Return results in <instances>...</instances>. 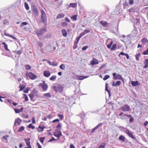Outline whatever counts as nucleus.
Returning a JSON list of instances; mask_svg holds the SVG:
<instances>
[{
    "label": "nucleus",
    "mask_w": 148,
    "mask_h": 148,
    "mask_svg": "<svg viewBox=\"0 0 148 148\" xmlns=\"http://www.w3.org/2000/svg\"><path fill=\"white\" fill-rule=\"evenodd\" d=\"M47 32L46 27H45L44 28L36 29L34 32L36 35L39 37L43 35L45 33Z\"/></svg>",
    "instance_id": "1"
},
{
    "label": "nucleus",
    "mask_w": 148,
    "mask_h": 148,
    "mask_svg": "<svg viewBox=\"0 0 148 148\" xmlns=\"http://www.w3.org/2000/svg\"><path fill=\"white\" fill-rule=\"evenodd\" d=\"M53 90L56 93L61 92L63 91V88L60 84H58L52 86Z\"/></svg>",
    "instance_id": "2"
},
{
    "label": "nucleus",
    "mask_w": 148,
    "mask_h": 148,
    "mask_svg": "<svg viewBox=\"0 0 148 148\" xmlns=\"http://www.w3.org/2000/svg\"><path fill=\"white\" fill-rule=\"evenodd\" d=\"M41 18L42 19V22L45 24L46 25H47V18L45 13L44 10L42 9L41 10Z\"/></svg>",
    "instance_id": "3"
},
{
    "label": "nucleus",
    "mask_w": 148,
    "mask_h": 148,
    "mask_svg": "<svg viewBox=\"0 0 148 148\" xmlns=\"http://www.w3.org/2000/svg\"><path fill=\"white\" fill-rule=\"evenodd\" d=\"M126 116H127V117L130 118L129 120V122L130 123H132L134 121V119L131 114H124V115L122 116V117L120 118V119L122 120L127 119H126Z\"/></svg>",
    "instance_id": "4"
},
{
    "label": "nucleus",
    "mask_w": 148,
    "mask_h": 148,
    "mask_svg": "<svg viewBox=\"0 0 148 148\" xmlns=\"http://www.w3.org/2000/svg\"><path fill=\"white\" fill-rule=\"evenodd\" d=\"M125 130L124 131V132L127 134L130 137L132 138L134 140H136V138L133 135V132H132L128 129L125 128Z\"/></svg>",
    "instance_id": "5"
},
{
    "label": "nucleus",
    "mask_w": 148,
    "mask_h": 148,
    "mask_svg": "<svg viewBox=\"0 0 148 148\" xmlns=\"http://www.w3.org/2000/svg\"><path fill=\"white\" fill-rule=\"evenodd\" d=\"M113 77V79L114 80H121L123 81H124V78L122 76L119 74H117L116 73H114L112 74Z\"/></svg>",
    "instance_id": "6"
},
{
    "label": "nucleus",
    "mask_w": 148,
    "mask_h": 148,
    "mask_svg": "<svg viewBox=\"0 0 148 148\" xmlns=\"http://www.w3.org/2000/svg\"><path fill=\"white\" fill-rule=\"evenodd\" d=\"M120 109L124 112H129L131 110V109L129 106L126 104H124L121 107Z\"/></svg>",
    "instance_id": "7"
},
{
    "label": "nucleus",
    "mask_w": 148,
    "mask_h": 148,
    "mask_svg": "<svg viewBox=\"0 0 148 148\" xmlns=\"http://www.w3.org/2000/svg\"><path fill=\"white\" fill-rule=\"evenodd\" d=\"M42 83H40L38 86L41 87L43 91H46L48 89V86L45 83V81H42Z\"/></svg>",
    "instance_id": "8"
},
{
    "label": "nucleus",
    "mask_w": 148,
    "mask_h": 148,
    "mask_svg": "<svg viewBox=\"0 0 148 148\" xmlns=\"http://www.w3.org/2000/svg\"><path fill=\"white\" fill-rule=\"evenodd\" d=\"M26 76L29 77L32 80L34 79L37 77L36 75L31 72H29L28 73V72H27L26 73Z\"/></svg>",
    "instance_id": "9"
},
{
    "label": "nucleus",
    "mask_w": 148,
    "mask_h": 148,
    "mask_svg": "<svg viewBox=\"0 0 148 148\" xmlns=\"http://www.w3.org/2000/svg\"><path fill=\"white\" fill-rule=\"evenodd\" d=\"M53 135L58 138L57 140L59 139L61 136H62L61 132L60 130H58L57 129L55 130V131L53 132Z\"/></svg>",
    "instance_id": "10"
},
{
    "label": "nucleus",
    "mask_w": 148,
    "mask_h": 148,
    "mask_svg": "<svg viewBox=\"0 0 148 148\" xmlns=\"http://www.w3.org/2000/svg\"><path fill=\"white\" fill-rule=\"evenodd\" d=\"M32 11L34 12V14L38 16L39 15V13L38 11L37 7L34 5L32 7Z\"/></svg>",
    "instance_id": "11"
},
{
    "label": "nucleus",
    "mask_w": 148,
    "mask_h": 148,
    "mask_svg": "<svg viewBox=\"0 0 148 148\" xmlns=\"http://www.w3.org/2000/svg\"><path fill=\"white\" fill-rule=\"evenodd\" d=\"M4 35L5 36H7L10 37H11L12 38L15 40V41L17 42H18V41H19L18 39H17L16 37L12 35H10L8 33H7L6 32H5L4 33Z\"/></svg>",
    "instance_id": "12"
},
{
    "label": "nucleus",
    "mask_w": 148,
    "mask_h": 148,
    "mask_svg": "<svg viewBox=\"0 0 148 148\" xmlns=\"http://www.w3.org/2000/svg\"><path fill=\"white\" fill-rule=\"evenodd\" d=\"M98 63L99 62L98 60L96 59L95 58H93L92 60L90 62V64L92 66L98 64Z\"/></svg>",
    "instance_id": "13"
},
{
    "label": "nucleus",
    "mask_w": 148,
    "mask_h": 148,
    "mask_svg": "<svg viewBox=\"0 0 148 148\" xmlns=\"http://www.w3.org/2000/svg\"><path fill=\"white\" fill-rule=\"evenodd\" d=\"M43 75L45 77H48L51 75L50 72L48 71H43Z\"/></svg>",
    "instance_id": "14"
},
{
    "label": "nucleus",
    "mask_w": 148,
    "mask_h": 148,
    "mask_svg": "<svg viewBox=\"0 0 148 148\" xmlns=\"http://www.w3.org/2000/svg\"><path fill=\"white\" fill-rule=\"evenodd\" d=\"M138 33V31L137 30V29L136 28V29L135 28L132 31L131 35L132 37H134L136 36Z\"/></svg>",
    "instance_id": "15"
},
{
    "label": "nucleus",
    "mask_w": 148,
    "mask_h": 148,
    "mask_svg": "<svg viewBox=\"0 0 148 148\" xmlns=\"http://www.w3.org/2000/svg\"><path fill=\"white\" fill-rule=\"evenodd\" d=\"M121 84V81L118 80L115 83L114 81L112 82V86H120Z\"/></svg>",
    "instance_id": "16"
},
{
    "label": "nucleus",
    "mask_w": 148,
    "mask_h": 148,
    "mask_svg": "<svg viewBox=\"0 0 148 148\" xmlns=\"http://www.w3.org/2000/svg\"><path fill=\"white\" fill-rule=\"evenodd\" d=\"M131 84L133 87L136 86H139L140 84L139 83L138 81H132L131 82Z\"/></svg>",
    "instance_id": "17"
},
{
    "label": "nucleus",
    "mask_w": 148,
    "mask_h": 148,
    "mask_svg": "<svg viewBox=\"0 0 148 148\" xmlns=\"http://www.w3.org/2000/svg\"><path fill=\"white\" fill-rule=\"evenodd\" d=\"M30 139L29 138H25L24 139V140L25 141V143L27 146H31L30 144Z\"/></svg>",
    "instance_id": "18"
},
{
    "label": "nucleus",
    "mask_w": 148,
    "mask_h": 148,
    "mask_svg": "<svg viewBox=\"0 0 148 148\" xmlns=\"http://www.w3.org/2000/svg\"><path fill=\"white\" fill-rule=\"evenodd\" d=\"M77 79L79 80H82L85 79L86 78L89 77V76L83 75H77Z\"/></svg>",
    "instance_id": "19"
},
{
    "label": "nucleus",
    "mask_w": 148,
    "mask_h": 148,
    "mask_svg": "<svg viewBox=\"0 0 148 148\" xmlns=\"http://www.w3.org/2000/svg\"><path fill=\"white\" fill-rule=\"evenodd\" d=\"M22 121V120L19 118H18L16 119L14 125V126L16 125V123H17L18 125H21V123Z\"/></svg>",
    "instance_id": "20"
},
{
    "label": "nucleus",
    "mask_w": 148,
    "mask_h": 148,
    "mask_svg": "<svg viewBox=\"0 0 148 148\" xmlns=\"http://www.w3.org/2000/svg\"><path fill=\"white\" fill-rule=\"evenodd\" d=\"M43 95L44 97L46 99L50 98L51 96V94L49 92L44 94H43Z\"/></svg>",
    "instance_id": "21"
},
{
    "label": "nucleus",
    "mask_w": 148,
    "mask_h": 148,
    "mask_svg": "<svg viewBox=\"0 0 148 148\" xmlns=\"http://www.w3.org/2000/svg\"><path fill=\"white\" fill-rule=\"evenodd\" d=\"M120 55L125 56L126 57L127 59L128 60L129 59L130 57L128 54L127 53H124L123 51L120 52L119 56Z\"/></svg>",
    "instance_id": "22"
},
{
    "label": "nucleus",
    "mask_w": 148,
    "mask_h": 148,
    "mask_svg": "<svg viewBox=\"0 0 148 148\" xmlns=\"http://www.w3.org/2000/svg\"><path fill=\"white\" fill-rule=\"evenodd\" d=\"M47 62L50 65H52L53 66H56L58 65V63H55V62H51L50 61H47Z\"/></svg>",
    "instance_id": "23"
},
{
    "label": "nucleus",
    "mask_w": 148,
    "mask_h": 148,
    "mask_svg": "<svg viewBox=\"0 0 148 148\" xmlns=\"http://www.w3.org/2000/svg\"><path fill=\"white\" fill-rule=\"evenodd\" d=\"M144 64L145 65L143 67V69H146L148 67V59H146L145 60Z\"/></svg>",
    "instance_id": "24"
},
{
    "label": "nucleus",
    "mask_w": 148,
    "mask_h": 148,
    "mask_svg": "<svg viewBox=\"0 0 148 148\" xmlns=\"http://www.w3.org/2000/svg\"><path fill=\"white\" fill-rule=\"evenodd\" d=\"M45 126H42L41 127L40 126H39L37 129L38 131L39 132H41L44 130Z\"/></svg>",
    "instance_id": "25"
},
{
    "label": "nucleus",
    "mask_w": 148,
    "mask_h": 148,
    "mask_svg": "<svg viewBox=\"0 0 148 148\" xmlns=\"http://www.w3.org/2000/svg\"><path fill=\"white\" fill-rule=\"evenodd\" d=\"M77 6V4L76 3H70L69 5V7H72L74 8H76Z\"/></svg>",
    "instance_id": "26"
},
{
    "label": "nucleus",
    "mask_w": 148,
    "mask_h": 148,
    "mask_svg": "<svg viewBox=\"0 0 148 148\" xmlns=\"http://www.w3.org/2000/svg\"><path fill=\"white\" fill-rule=\"evenodd\" d=\"M62 35L65 37H66L67 36V32L65 29H62Z\"/></svg>",
    "instance_id": "27"
},
{
    "label": "nucleus",
    "mask_w": 148,
    "mask_h": 148,
    "mask_svg": "<svg viewBox=\"0 0 148 148\" xmlns=\"http://www.w3.org/2000/svg\"><path fill=\"white\" fill-rule=\"evenodd\" d=\"M125 137L123 135H120L119 137V140L123 142H124L125 141Z\"/></svg>",
    "instance_id": "28"
},
{
    "label": "nucleus",
    "mask_w": 148,
    "mask_h": 148,
    "mask_svg": "<svg viewBox=\"0 0 148 148\" xmlns=\"http://www.w3.org/2000/svg\"><path fill=\"white\" fill-rule=\"evenodd\" d=\"M100 24L104 27H106L107 26L108 23L106 21H101L100 22Z\"/></svg>",
    "instance_id": "29"
},
{
    "label": "nucleus",
    "mask_w": 148,
    "mask_h": 148,
    "mask_svg": "<svg viewBox=\"0 0 148 148\" xmlns=\"http://www.w3.org/2000/svg\"><path fill=\"white\" fill-rule=\"evenodd\" d=\"M2 44L4 45V47L5 50L8 51H10V50L8 48L7 45L6 44L5 42H3Z\"/></svg>",
    "instance_id": "30"
},
{
    "label": "nucleus",
    "mask_w": 148,
    "mask_h": 148,
    "mask_svg": "<svg viewBox=\"0 0 148 148\" xmlns=\"http://www.w3.org/2000/svg\"><path fill=\"white\" fill-rule=\"evenodd\" d=\"M65 16L64 14H58L56 17L57 19H60L63 17Z\"/></svg>",
    "instance_id": "31"
},
{
    "label": "nucleus",
    "mask_w": 148,
    "mask_h": 148,
    "mask_svg": "<svg viewBox=\"0 0 148 148\" xmlns=\"http://www.w3.org/2000/svg\"><path fill=\"white\" fill-rule=\"evenodd\" d=\"M25 86H26V85L24 86L22 84H20V85L19 87V88H20L19 91H22L24 88H25Z\"/></svg>",
    "instance_id": "32"
},
{
    "label": "nucleus",
    "mask_w": 148,
    "mask_h": 148,
    "mask_svg": "<svg viewBox=\"0 0 148 148\" xmlns=\"http://www.w3.org/2000/svg\"><path fill=\"white\" fill-rule=\"evenodd\" d=\"M141 54L140 53H137L136 55H135L136 59V61H139V58Z\"/></svg>",
    "instance_id": "33"
},
{
    "label": "nucleus",
    "mask_w": 148,
    "mask_h": 148,
    "mask_svg": "<svg viewBox=\"0 0 148 148\" xmlns=\"http://www.w3.org/2000/svg\"><path fill=\"white\" fill-rule=\"evenodd\" d=\"M23 95L24 96L23 98L25 99V100L23 101V102H24L28 101V98L27 95L24 94H23Z\"/></svg>",
    "instance_id": "34"
},
{
    "label": "nucleus",
    "mask_w": 148,
    "mask_h": 148,
    "mask_svg": "<svg viewBox=\"0 0 148 148\" xmlns=\"http://www.w3.org/2000/svg\"><path fill=\"white\" fill-rule=\"evenodd\" d=\"M71 19L74 21H76L77 19V15H74L71 17Z\"/></svg>",
    "instance_id": "35"
},
{
    "label": "nucleus",
    "mask_w": 148,
    "mask_h": 148,
    "mask_svg": "<svg viewBox=\"0 0 148 148\" xmlns=\"http://www.w3.org/2000/svg\"><path fill=\"white\" fill-rule=\"evenodd\" d=\"M57 129L58 130H60L61 129L62 125L61 123H59L56 127Z\"/></svg>",
    "instance_id": "36"
},
{
    "label": "nucleus",
    "mask_w": 148,
    "mask_h": 148,
    "mask_svg": "<svg viewBox=\"0 0 148 148\" xmlns=\"http://www.w3.org/2000/svg\"><path fill=\"white\" fill-rule=\"evenodd\" d=\"M9 137V136L8 135H6L5 136H3L2 137V138L4 140L6 141V142H8V138Z\"/></svg>",
    "instance_id": "37"
},
{
    "label": "nucleus",
    "mask_w": 148,
    "mask_h": 148,
    "mask_svg": "<svg viewBox=\"0 0 148 148\" xmlns=\"http://www.w3.org/2000/svg\"><path fill=\"white\" fill-rule=\"evenodd\" d=\"M116 46H117V45H116V44H114L112 45V46L110 50L112 51L115 50L116 49Z\"/></svg>",
    "instance_id": "38"
},
{
    "label": "nucleus",
    "mask_w": 148,
    "mask_h": 148,
    "mask_svg": "<svg viewBox=\"0 0 148 148\" xmlns=\"http://www.w3.org/2000/svg\"><path fill=\"white\" fill-rule=\"evenodd\" d=\"M25 69L26 70H29L31 68V66H30L29 64L25 65Z\"/></svg>",
    "instance_id": "39"
},
{
    "label": "nucleus",
    "mask_w": 148,
    "mask_h": 148,
    "mask_svg": "<svg viewBox=\"0 0 148 148\" xmlns=\"http://www.w3.org/2000/svg\"><path fill=\"white\" fill-rule=\"evenodd\" d=\"M24 6L25 9L27 10H29V7L28 4L27 2H25L24 3Z\"/></svg>",
    "instance_id": "40"
},
{
    "label": "nucleus",
    "mask_w": 148,
    "mask_h": 148,
    "mask_svg": "<svg viewBox=\"0 0 148 148\" xmlns=\"http://www.w3.org/2000/svg\"><path fill=\"white\" fill-rule=\"evenodd\" d=\"M105 90L106 91L108 92L109 95V97H110L111 95V93L110 92V91L108 89V87H105Z\"/></svg>",
    "instance_id": "41"
},
{
    "label": "nucleus",
    "mask_w": 148,
    "mask_h": 148,
    "mask_svg": "<svg viewBox=\"0 0 148 148\" xmlns=\"http://www.w3.org/2000/svg\"><path fill=\"white\" fill-rule=\"evenodd\" d=\"M56 77L57 76L56 75H53L49 79L51 81H53L56 79Z\"/></svg>",
    "instance_id": "42"
},
{
    "label": "nucleus",
    "mask_w": 148,
    "mask_h": 148,
    "mask_svg": "<svg viewBox=\"0 0 148 148\" xmlns=\"http://www.w3.org/2000/svg\"><path fill=\"white\" fill-rule=\"evenodd\" d=\"M105 146L106 144L104 143H102L98 148H105Z\"/></svg>",
    "instance_id": "43"
},
{
    "label": "nucleus",
    "mask_w": 148,
    "mask_h": 148,
    "mask_svg": "<svg viewBox=\"0 0 148 148\" xmlns=\"http://www.w3.org/2000/svg\"><path fill=\"white\" fill-rule=\"evenodd\" d=\"M25 127L23 126H21L18 129V132H21L22 131L24 130Z\"/></svg>",
    "instance_id": "44"
},
{
    "label": "nucleus",
    "mask_w": 148,
    "mask_h": 148,
    "mask_svg": "<svg viewBox=\"0 0 148 148\" xmlns=\"http://www.w3.org/2000/svg\"><path fill=\"white\" fill-rule=\"evenodd\" d=\"M35 95H34L33 93H31L29 95V96L31 100V101H32V100L33 99Z\"/></svg>",
    "instance_id": "45"
},
{
    "label": "nucleus",
    "mask_w": 148,
    "mask_h": 148,
    "mask_svg": "<svg viewBox=\"0 0 148 148\" xmlns=\"http://www.w3.org/2000/svg\"><path fill=\"white\" fill-rule=\"evenodd\" d=\"M28 127L29 128H31L32 129H34L35 128V126L33 125L32 124V123H30L29 124L28 126Z\"/></svg>",
    "instance_id": "46"
},
{
    "label": "nucleus",
    "mask_w": 148,
    "mask_h": 148,
    "mask_svg": "<svg viewBox=\"0 0 148 148\" xmlns=\"http://www.w3.org/2000/svg\"><path fill=\"white\" fill-rule=\"evenodd\" d=\"M81 38L79 36H77L75 40L74 41V42L78 43L79 40Z\"/></svg>",
    "instance_id": "47"
},
{
    "label": "nucleus",
    "mask_w": 148,
    "mask_h": 148,
    "mask_svg": "<svg viewBox=\"0 0 148 148\" xmlns=\"http://www.w3.org/2000/svg\"><path fill=\"white\" fill-rule=\"evenodd\" d=\"M60 68L62 70H64V69L65 68V66L64 64H61L60 66Z\"/></svg>",
    "instance_id": "48"
},
{
    "label": "nucleus",
    "mask_w": 148,
    "mask_h": 148,
    "mask_svg": "<svg viewBox=\"0 0 148 148\" xmlns=\"http://www.w3.org/2000/svg\"><path fill=\"white\" fill-rule=\"evenodd\" d=\"M45 138V137H41L39 138V140L40 142L43 144Z\"/></svg>",
    "instance_id": "49"
},
{
    "label": "nucleus",
    "mask_w": 148,
    "mask_h": 148,
    "mask_svg": "<svg viewBox=\"0 0 148 148\" xmlns=\"http://www.w3.org/2000/svg\"><path fill=\"white\" fill-rule=\"evenodd\" d=\"M148 40L145 38H144L142 40V41L143 44H145Z\"/></svg>",
    "instance_id": "50"
},
{
    "label": "nucleus",
    "mask_w": 148,
    "mask_h": 148,
    "mask_svg": "<svg viewBox=\"0 0 148 148\" xmlns=\"http://www.w3.org/2000/svg\"><path fill=\"white\" fill-rule=\"evenodd\" d=\"M110 76L109 75H105L104 77L103 78V79L104 81H105L108 78H109Z\"/></svg>",
    "instance_id": "51"
},
{
    "label": "nucleus",
    "mask_w": 148,
    "mask_h": 148,
    "mask_svg": "<svg viewBox=\"0 0 148 148\" xmlns=\"http://www.w3.org/2000/svg\"><path fill=\"white\" fill-rule=\"evenodd\" d=\"M30 89V88L29 87H27L25 89L23 90V92L24 93H28V91Z\"/></svg>",
    "instance_id": "52"
},
{
    "label": "nucleus",
    "mask_w": 148,
    "mask_h": 148,
    "mask_svg": "<svg viewBox=\"0 0 148 148\" xmlns=\"http://www.w3.org/2000/svg\"><path fill=\"white\" fill-rule=\"evenodd\" d=\"M103 123H100L96 125L94 128L96 130L99 127L101 126L102 125Z\"/></svg>",
    "instance_id": "53"
},
{
    "label": "nucleus",
    "mask_w": 148,
    "mask_h": 148,
    "mask_svg": "<svg viewBox=\"0 0 148 148\" xmlns=\"http://www.w3.org/2000/svg\"><path fill=\"white\" fill-rule=\"evenodd\" d=\"M28 24V23L26 22H23L21 24L20 26L21 27H23L24 25H27Z\"/></svg>",
    "instance_id": "54"
},
{
    "label": "nucleus",
    "mask_w": 148,
    "mask_h": 148,
    "mask_svg": "<svg viewBox=\"0 0 148 148\" xmlns=\"http://www.w3.org/2000/svg\"><path fill=\"white\" fill-rule=\"evenodd\" d=\"M61 25L63 27H66L67 26L68 24L65 22H63L61 23Z\"/></svg>",
    "instance_id": "55"
},
{
    "label": "nucleus",
    "mask_w": 148,
    "mask_h": 148,
    "mask_svg": "<svg viewBox=\"0 0 148 148\" xmlns=\"http://www.w3.org/2000/svg\"><path fill=\"white\" fill-rule=\"evenodd\" d=\"M128 4L127 2H125L123 4V7L124 8H125L126 7L128 6Z\"/></svg>",
    "instance_id": "56"
},
{
    "label": "nucleus",
    "mask_w": 148,
    "mask_h": 148,
    "mask_svg": "<svg viewBox=\"0 0 148 148\" xmlns=\"http://www.w3.org/2000/svg\"><path fill=\"white\" fill-rule=\"evenodd\" d=\"M58 116L60 119L61 120H62L64 118V116L63 115L60 114H58Z\"/></svg>",
    "instance_id": "57"
},
{
    "label": "nucleus",
    "mask_w": 148,
    "mask_h": 148,
    "mask_svg": "<svg viewBox=\"0 0 148 148\" xmlns=\"http://www.w3.org/2000/svg\"><path fill=\"white\" fill-rule=\"evenodd\" d=\"M38 92V90L35 88H34L32 90V92L34 95L36 94Z\"/></svg>",
    "instance_id": "58"
},
{
    "label": "nucleus",
    "mask_w": 148,
    "mask_h": 148,
    "mask_svg": "<svg viewBox=\"0 0 148 148\" xmlns=\"http://www.w3.org/2000/svg\"><path fill=\"white\" fill-rule=\"evenodd\" d=\"M22 51L21 50H19L16 51L15 53L17 55H20L22 53Z\"/></svg>",
    "instance_id": "59"
},
{
    "label": "nucleus",
    "mask_w": 148,
    "mask_h": 148,
    "mask_svg": "<svg viewBox=\"0 0 148 148\" xmlns=\"http://www.w3.org/2000/svg\"><path fill=\"white\" fill-rule=\"evenodd\" d=\"M142 53L144 55H148V49H147L145 51H144Z\"/></svg>",
    "instance_id": "60"
},
{
    "label": "nucleus",
    "mask_w": 148,
    "mask_h": 148,
    "mask_svg": "<svg viewBox=\"0 0 148 148\" xmlns=\"http://www.w3.org/2000/svg\"><path fill=\"white\" fill-rule=\"evenodd\" d=\"M89 47L88 45H86L84 46L82 48V50L83 51H85Z\"/></svg>",
    "instance_id": "61"
},
{
    "label": "nucleus",
    "mask_w": 148,
    "mask_h": 148,
    "mask_svg": "<svg viewBox=\"0 0 148 148\" xmlns=\"http://www.w3.org/2000/svg\"><path fill=\"white\" fill-rule=\"evenodd\" d=\"M57 140V139H55L53 137H52L51 139H50L48 141V142H52V141H55Z\"/></svg>",
    "instance_id": "62"
},
{
    "label": "nucleus",
    "mask_w": 148,
    "mask_h": 148,
    "mask_svg": "<svg viewBox=\"0 0 148 148\" xmlns=\"http://www.w3.org/2000/svg\"><path fill=\"white\" fill-rule=\"evenodd\" d=\"M129 3L130 5H132L134 3V0H128Z\"/></svg>",
    "instance_id": "63"
},
{
    "label": "nucleus",
    "mask_w": 148,
    "mask_h": 148,
    "mask_svg": "<svg viewBox=\"0 0 148 148\" xmlns=\"http://www.w3.org/2000/svg\"><path fill=\"white\" fill-rule=\"evenodd\" d=\"M83 32L85 34H86L90 32V31L89 30L85 29L84 31Z\"/></svg>",
    "instance_id": "64"
}]
</instances>
